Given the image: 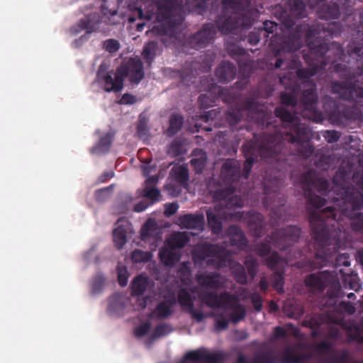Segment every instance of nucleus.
Returning a JSON list of instances; mask_svg holds the SVG:
<instances>
[{
    "label": "nucleus",
    "instance_id": "52",
    "mask_svg": "<svg viewBox=\"0 0 363 363\" xmlns=\"http://www.w3.org/2000/svg\"><path fill=\"white\" fill-rule=\"evenodd\" d=\"M244 264L247 269L248 274L252 279H254L257 274L258 267L257 259L252 255H248L245 257Z\"/></svg>",
    "mask_w": 363,
    "mask_h": 363
},
{
    "label": "nucleus",
    "instance_id": "42",
    "mask_svg": "<svg viewBox=\"0 0 363 363\" xmlns=\"http://www.w3.org/2000/svg\"><path fill=\"white\" fill-rule=\"evenodd\" d=\"M172 176L173 179L181 186L186 187L189 181V170L184 166L174 167L172 169Z\"/></svg>",
    "mask_w": 363,
    "mask_h": 363
},
{
    "label": "nucleus",
    "instance_id": "28",
    "mask_svg": "<svg viewBox=\"0 0 363 363\" xmlns=\"http://www.w3.org/2000/svg\"><path fill=\"white\" fill-rule=\"evenodd\" d=\"M118 226L113 233V242L118 249H122L127 242V233L130 229V223L123 219H119Z\"/></svg>",
    "mask_w": 363,
    "mask_h": 363
},
{
    "label": "nucleus",
    "instance_id": "18",
    "mask_svg": "<svg viewBox=\"0 0 363 363\" xmlns=\"http://www.w3.org/2000/svg\"><path fill=\"white\" fill-rule=\"evenodd\" d=\"M308 6L315 10L321 19H337L340 16L339 4H346L348 0H337V2H326V0H306Z\"/></svg>",
    "mask_w": 363,
    "mask_h": 363
},
{
    "label": "nucleus",
    "instance_id": "1",
    "mask_svg": "<svg viewBox=\"0 0 363 363\" xmlns=\"http://www.w3.org/2000/svg\"><path fill=\"white\" fill-rule=\"evenodd\" d=\"M299 184L306 199V211L314 240V252L306 261L312 269L320 268L333 262V256L344 245L346 232L340 223L341 216L350 219L352 229L356 232L363 230V213L357 212L363 206V194L358 191L351 181L363 190V160H342L333 177L337 196L334 203L338 206H328L324 196H328L329 182L320 177L315 169H309L294 179Z\"/></svg>",
    "mask_w": 363,
    "mask_h": 363
},
{
    "label": "nucleus",
    "instance_id": "59",
    "mask_svg": "<svg viewBox=\"0 0 363 363\" xmlns=\"http://www.w3.org/2000/svg\"><path fill=\"white\" fill-rule=\"evenodd\" d=\"M215 330L216 331L225 330L228 328L229 320H228L223 313H217L214 315Z\"/></svg>",
    "mask_w": 363,
    "mask_h": 363
},
{
    "label": "nucleus",
    "instance_id": "61",
    "mask_svg": "<svg viewBox=\"0 0 363 363\" xmlns=\"http://www.w3.org/2000/svg\"><path fill=\"white\" fill-rule=\"evenodd\" d=\"M118 281L121 286L124 287L128 281L129 274L126 267H118L117 268Z\"/></svg>",
    "mask_w": 363,
    "mask_h": 363
},
{
    "label": "nucleus",
    "instance_id": "19",
    "mask_svg": "<svg viewBox=\"0 0 363 363\" xmlns=\"http://www.w3.org/2000/svg\"><path fill=\"white\" fill-rule=\"evenodd\" d=\"M118 69L123 80L128 77L130 82L133 84H138L145 76L143 64L139 58H130L119 66Z\"/></svg>",
    "mask_w": 363,
    "mask_h": 363
},
{
    "label": "nucleus",
    "instance_id": "56",
    "mask_svg": "<svg viewBox=\"0 0 363 363\" xmlns=\"http://www.w3.org/2000/svg\"><path fill=\"white\" fill-rule=\"evenodd\" d=\"M216 101V97L211 93L201 94L199 97L198 102L203 108H208L213 106Z\"/></svg>",
    "mask_w": 363,
    "mask_h": 363
},
{
    "label": "nucleus",
    "instance_id": "62",
    "mask_svg": "<svg viewBox=\"0 0 363 363\" xmlns=\"http://www.w3.org/2000/svg\"><path fill=\"white\" fill-rule=\"evenodd\" d=\"M264 38L259 28H255L254 30L251 31L247 36V41L251 45H256L259 43L260 40Z\"/></svg>",
    "mask_w": 363,
    "mask_h": 363
},
{
    "label": "nucleus",
    "instance_id": "50",
    "mask_svg": "<svg viewBox=\"0 0 363 363\" xmlns=\"http://www.w3.org/2000/svg\"><path fill=\"white\" fill-rule=\"evenodd\" d=\"M283 258L279 255L277 252H273L265 260L267 267L274 272L281 267L283 264Z\"/></svg>",
    "mask_w": 363,
    "mask_h": 363
},
{
    "label": "nucleus",
    "instance_id": "4",
    "mask_svg": "<svg viewBox=\"0 0 363 363\" xmlns=\"http://www.w3.org/2000/svg\"><path fill=\"white\" fill-rule=\"evenodd\" d=\"M277 117L279 118L284 126L282 128L275 127L273 133H267V140L263 149L267 153L277 154L281 151L284 140L289 141L301 153L310 155L315 147L311 141V130L310 128L294 113L284 107L278 106L274 110Z\"/></svg>",
    "mask_w": 363,
    "mask_h": 363
},
{
    "label": "nucleus",
    "instance_id": "17",
    "mask_svg": "<svg viewBox=\"0 0 363 363\" xmlns=\"http://www.w3.org/2000/svg\"><path fill=\"white\" fill-rule=\"evenodd\" d=\"M96 79L106 92L118 93L123 89L124 81L121 75L118 73V68L116 72L106 71V67L101 64L96 74Z\"/></svg>",
    "mask_w": 363,
    "mask_h": 363
},
{
    "label": "nucleus",
    "instance_id": "2",
    "mask_svg": "<svg viewBox=\"0 0 363 363\" xmlns=\"http://www.w3.org/2000/svg\"><path fill=\"white\" fill-rule=\"evenodd\" d=\"M341 33L340 24L333 22L325 25H299L292 35V42H288L290 51L300 47L304 35L309 52L303 55L307 68H298L296 76L300 79H308L328 65L331 72L338 74L345 81H333L330 91L340 99L355 101L363 99V88L357 84L358 77L363 79V41H352L345 53L342 45L337 42L328 43V38L337 36Z\"/></svg>",
    "mask_w": 363,
    "mask_h": 363
},
{
    "label": "nucleus",
    "instance_id": "55",
    "mask_svg": "<svg viewBox=\"0 0 363 363\" xmlns=\"http://www.w3.org/2000/svg\"><path fill=\"white\" fill-rule=\"evenodd\" d=\"M140 168L144 177L149 176L151 173H154L157 171V164L155 160H140Z\"/></svg>",
    "mask_w": 363,
    "mask_h": 363
},
{
    "label": "nucleus",
    "instance_id": "46",
    "mask_svg": "<svg viewBox=\"0 0 363 363\" xmlns=\"http://www.w3.org/2000/svg\"><path fill=\"white\" fill-rule=\"evenodd\" d=\"M137 135L143 140H147L150 138L148 118L143 114L139 116L137 124Z\"/></svg>",
    "mask_w": 363,
    "mask_h": 363
},
{
    "label": "nucleus",
    "instance_id": "10",
    "mask_svg": "<svg viewBox=\"0 0 363 363\" xmlns=\"http://www.w3.org/2000/svg\"><path fill=\"white\" fill-rule=\"evenodd\" d=\"M305 284L313 291L322 293L328 287L327 294L330 298H342L345 296L342 290L337 270L329 272L320 271L308 275L305 279Z\"/></svg>",
    "mask_w": 363,
    "mask_h": 363
},
{
    "label": "nucleus",
    "instance_id": "14",
    "mask_svg": "<svg viewBox=\"0 0 363 363\" xmlns=\"http://www.w3.org/2000/svg\"><path fill=\"white\" fill-rule=\"evenodd\" d=\"M308 4L303 0H286L284 4V13L289 16L283 21L284 26L289 30L295 26L294 30L290 32L288 42H292V35L296 30V27L299 25H306V23L296 24L294 18H301L306 16V6Z\"/></svg>",
    "mask_w": 363,
    "mask_h": 363
},
{
    "label": "nucleus",
    "instance_id": "49",
    "mask_svg": "<svg viewBox=\"0 0 363 363\" xmlns=\"http://www.w3.org/2000/svg\"><path fill=\"white\" fill-rule=\"evenodd\" d=\"M157 49V43L155 41H150L145 45L142 55L147 62L151 63L154 60Z\"/></svg>",
    "mask_w": 363,
    "mask_h": 363
},
{
    "label": "nucleus",
    "instance_id": "12",
    "mask_svg": "<svg viewBox=\"0 0 363 363\" xmlns=\"http://www.w3.org/2000/svg\"><path fill=\"white\" fill-rule=\"evenodd\" d=\"M302 346L301 344H297L296 347H285L279 359L271 351L261 352L254 356L251 363H276L277 361L280 363H309L313 357L312 353H300L296 349Z\"/></svg>",
    "mask_w": 363,
    "mask_h": 363
},
{
    "label": "nucleus",
    "instance_id": "43",
    "mask_svg": "<svg viewBox=\"0 0 363 363\" xmlns=\"http://www.w3.org/2000/svg\"><path fill=\"white\" fill-rule=\"evenodd\" d=\"M96 14H90L81 18L78 23V26L81 30H85L86 33H91L97 30L99 28V21H95Z\"/></svg>",
    "mask_w": 363,
    "mask_h": 363
},
{
    "label": "nucleus",
    "instance_id": "44",
    "mask_svg": "<svg viewBox=\"0 0 363 363\" xmlns=\"http://www.w3.org/2000/svg\"><path fill=\"white\" fill-rule=\"evenodd\" d=\"M325 322V317L324 315L314 313L306 315L302 322V325L311 329H318Z\"/></svg>",
    "mask_w": 363,
    "mask_h": 363
},
{
    "label": "nucleus",
    "instance_id": "31",
    "mask_svg": "<svg viewBox=\"0 0 363 363\" xmlns=\"http://www.w3.org/2000/svg\"><path fill=\"white\" fill-rule=\"evenodd\" d=\"M248 223L252 234L255 237L259 238L264 234V219L261 213L257 212L250 213Z\"/></svg>",
    "mask_w": 363,
    "mask_h": 363
},
{
    "label": "nucleus",
    "instance_id": "23",
    "mask_svg": "<svg viewBox=\"0 0 363 363\" xmlns=\"http://www.w3.org/2000/svg\"><path fill=\"white\" fill-rule=\"evenodd\" d=\"M236 74V67L228 61H223L215 70V75L218 82L222 84H227L233 81L235 78Z\"/></svg>",
    "mask_w": 363,
    "mask_h": 363
},
{
    "label": "nucleus",
    "instance_id": "29",
    "mask_svg": "<svg viewBox=\"0 0 363 363\" xmlns=\"http://www.w3.org/2000/svg\"><path fill=\"white\" fill-rule=\"evenodd\" d=\"M227 233L232 246L240 250H244L247 247V239L240 227L232 225L228 228Z\"/></svg>",
    "mask_w": 363,
    "mask_h": 363
},
{
    "label": "nucleus",
    "instance_id": "33",
    "mask_svg": "<svg viewBox=\"0 0 363 363\" xmlns=\"http://www.w3.org/2000/svg\"><path fill=\"white\" fill-rule=\"evenodd\" d=\"M266 140H267V135H264V140H263V142H262V144L260 147V150H259V153H260V156H261V159H283V160H285V157H283L281 158V157L283 155H285V147L286 146V145H292L296 150L297 153L302 156L303 158V159H308L312 155L313 153L314 152V151L308 156H306L303 154H301L298 150L293 145L291 144L289 141L288 140H284V146L281 149V151L277 154H270L269 152L267 153V152H265L264 149H263V147L264 145V143H266Z\"/></svg>",
    "mask_w": 363,
    "mask_h": 363
},
{
    "label": "nucleus",
    "instance_id": "13",
    "mask_svg": "<svg viewBox=\"0 0 363 363\" xmlns=\"http://www.w3.org/2000/svg\"><path fill=\"white\" fill-rule=\"evenodd\" d=\"M284 184V179L281 174L274 175L273 177L270 175L268 176V172H266L263 177V191L265 198L263 201L264 204L268 208L272 203L274 206H284L286 201L284 198L279 196V189Z\"/></svg>",
    "mask_w": 363,
    "mask_h": 363
},
{
    "label": "nucleus",
    "instance_id": "22",
    "mask_svg": "<svg viewBox=\"0 0 363 363\" xmlns=\"http://www.w3.org/2000/svg\"><path fill=\"white\" fill-rule=\"evenodd\" d=\"M233 297L229 303H225L223 309L231 311L228 313L229 321L233 324H237L245 319L246 308L245 306L240 303L236 296L233 294Z\"/></svg>",
    "mask_w": 363,
    "mask_h": 363
},
{
    "label": "nucleus",
    "instance_id": "58",
    "mask_svg": "<svg viewBox=\"0 0 363 363\" xmlns=\"http://www.w3.org/2000/svg\"><path fill=\"white\" fill-rule=\"evenodd\" d=\"M284 277L281 273L274 272L272 277V285L273 288L279 294L284 292Z\"/></svg>",
    "mask_w": 363,
    "mask_h": 363
},
{
    "label": "nucleus",
    "instance_id": "34",
    "mask_svg": "<svg viewBox=\"0 0 363 363\" xmlns=\"http://www.w3.org/2000/svg\"><path fill=\"white\" fill-rule=\"evenodd\" d=\"M338 272L340 274L344 288L354 290L355 291L360 289L361 284L357 274L353 272L345 273L342 269H339Z\"/></svg>",
    "mask_w": 363,
    "mask_h": 363
},
{
    "label": "nucleus",
    "instance_id": "35",
    "mask_svg": "<svg viewBox=\"0 0 363 363\" xmlns=\"http://www.w3.org/2000/svg\"><path fill=\"white\" fill-rule=\"evenodd\" d=\"M189 241V238L184 232H177L172 234L165 241V245L172 250L184 247Z\"/></svg>",
    "mask_w": 363,
    "mask_h": 363
},
{
    "label": "nucleus",
    "instance_id": "41",
    "mask_svg": "<svg viewBox=\"0 0 363 363\" xmlns=\"http://www.w3.org/2000/svg\"><path fill=\"white\" fill-rule=\"evenodd\" d=\"M208 225L214 235H219L223 231V223L220 216L211 210L206 211Z\"/></svg>",
    "mask_w": 363,
    "mask_h": 363
},
{
    "label": "nucleus",
    "instance_id": "48",
    "mask_svg": "<svg viewBox=\"0 0 363 363\" xmlns=\"http://www.w3.org/2000/svg\"><path fill=\"white\" fill-rule=\"evenodd\" d=\"M284 311L289 318H298L304 313L303 308L294 303H286L284 306Z\"/></svg>",
    "mask_w": 363,
    "mask_h": 363
},
{
    "label": "nucleus",
    "instance_id": "27",
    "mask_svg": "<svg viewBox=\"0 0 363 363\" xmlns=\"http://www.w3.org/2000/svg\"><path fill=\"white\" fill-rule=\"evenodd\" d=\"M188 140L182 137L175 138L166 147V152L170 157L186 155L189 149Z\"/></svg>",
    "mask_w": 363,
    "mask_h": 363
},
{
    "label": "nucleus",
    "instance_id": "36",
    "mask_svg": "<svg viewBox=\"0 0 363 363\" xmlns=\"http://www.w3.org/2000/svg\"><path fill=\"white\" fill-rule=\"evenodd\" d=\"M175 303L174 299L161 301L155 307L153 313L157 318H167L172 314V308Z\"/></svg>",
    "mask_w": 363,
    "mask_h": 363
},
{
    "label": "nucleus",
    "instance_id": "20",
    "mask_svg": "<svg viewBox=\"0 0 363 363\" xmlns=\"http://www.w3.org/2000/svg\"><path fill=\"white\" fill-rule=\"evenodd\" d=\"M233 294L228 291L218 294L216 291H204L200 295L201 300L211 308H223L225 303H229L233 298Z\"/></svg>",
    "mask_w": 363,
    "mask_h": 363
},
{
    "label": "nucleus",
    "instance_id": "7",
    "mask_svg": "<svg viewBox=\"0 0 363 363\" xmlns=\"http://www.w3.org/2000/svg\"><path fill=\"white\" fill-rule=\"evenodd\" d=\"M233 160H226L220 170V179L225 184L224 186H219L217 189H211V182L208 184L209 192L215 201H223L233 195L235 191L234 183L240 179L247 180L250 176L255 160H245L243 169L241 172L239 167L233 165Z\"/></svg>",
    "mask_w": 363,
    "mask_h": 363
},
{
    "label": "nucleus",
    "instance_id": "60",
    "mask_svg": "<svg viewBox=\"0 0 363 363\" xmlns=\"http://www.w3.org/2000/svg\"><path fill=\"white\" fill-rule=\"evenodd\" d=\"M105 278L102 274H97L92 282L91 284V293L93 294H96L100 293L104 286Z\"/></svg>",
    "mask_w": 363,
    "mask_h": 363
},
{
    "label": "nucleus",
    "instance_id": "5",
    "mask_svg": "<svg viewBox=\"0 0 363 363\" xmlns=\"http://www.w3.org/2000/svg\"><path fill=\"white\" fill-rule=\"evenodd\" d=\"M208 0H154L153 4L155 11H147L145 15L140 8L133 11V16L141 21L135 24L136 30H143L146 23L144 20L150 21L155 16L157 21L169 24L172 27H177L182 24L185 13L192 12L203 14L207 9Z\"/></svg>",
    "mask_w": 363,
    "mask_h": 363
},
{
    "label": "nucleus",
    "instance_id": "38",
    "mask_svg": "<svg viewBox=\"0 0 363 363\" xmlns=\"http://www.w3.org/2000/svg\"><path fill=\"white\" fill-rule=\"evenodd\" d=\"M230 266L231 273L235 279V280L240 284H245L247 282V277L246 274L245 269L244 266H242L240 263L233 261V257L231 258V261L228 264Z\"/></svg>",
    "mask_w": 363,
    "mask_h": 363
},
{
    "label": "nucleus",
    "instance_id": "6",
    "mask_svg": "<svg viewBox=\"0 0 363 363\" xmlns=\"http://www.w3.org/2000/svg\"><path fill=\"white\" fill-rule=\"evenodd\" d=\"M218 96L225 104L231 105L226 113V120L230 124H237L247 115H259L263 117V104L253 97L240 101V94L231 89L219 88Z\"/></svg>",
    "mask_w": 363,
    "mask_h": 363
},
{
    "label": "nucleus",
    "instance_id": "25",
    "mask_svg": "<svg viewBox=\"0 0 363 363\" xmlns=\"http://www.w3.org/2000/svg\"><path fill=\"white\" fill-rule=\"evenodd\" d=\"M196 280L201 287L213 290L223 288L224 284L220 274L217 272L197 274Z\"/></svg>",
    "mask_w": 363,
    "mask_h": 363
},
{
    "label": "nucleus",
    "instance_id": "3",
    "mask_svg": "<svg viewBox=\"0 0 363 363\" xmlns=\"http://www.w3.org/2000/svg\"><path fill=\"white\" fill-rule=\"evenodd\" d=\"M251 0H222L223 10L216 24L206 23L186 40V45L195 50L208 47L216 34V28L223 34L227 35L241 28H250L257 17V10L252 8Z\"/></svg>",
    "mask_w": 363,
    "mask_h": 363
},
{
    "label": "nucleus",
    "instance_id": "39",
    "mask_svg": "<svg viewBox=\"0 0 363 363\" xmlns=\"http://www.w3.org/2000/svg\"><path fill=\"white\" fill-rule=\"evenodd\" d=\"M148 279L143 275L136 276L131 282L133 296L143 295L148 286Z\"/></svg>",
    "mask_w": 363,
    "mask_h": 363
},
{
    "label": "nucleus",
    "instance_id": "30",
    "mask_svg": "<svg viewBox=\"0 0 363 363\" xmlns=\"http://www.w3.org/2000/svg\"><path fill=\"white\" fill-rule=\"evenodd\" d=\"M115 137V131L109 130L102 134L98 143L91 147V152L96 155L104 154L110 150L112 142Z\"/></svg>",
    "mask_w": 363,
    "mask_h": 363
},
{
    "label": "nucleus",
    "instance_id": "8",
    "mask_svg": "<svg viewBox=\"0 0 363 363\" xmlns=\"http://www.w3.org/2000/svg\"><path fill=\"white\" fill-rule=\"evenodd\" d=\"M192 257L196 264H202L209 258L206 262L207 265L219 269L228 266L231 261L232 253L227 249L225 242L203 243L193 250Z\"/></svg>",
    "mask_w": 363,
    "mask_h": 363
},
{
    "label": "nucleus",
    "instance_id": "57",
    "mask_svg": "<svg viewBox=\"0 0 363 363\" xmlns=\"http://www.w3.org/2000/svg\"><path fill=\"white\" fill-rule=\"evenodd\" d=\"M227 52L235 60H237L239 57L245 56L247 53L245 49L235 44L228 45Z\"/></svg>",
    "mask_w": 363,
    "mask_h": 363
},
{
    "label": "nucleus",
    "instance_id": "21",
    "mask_svg": "<svg viewBox=\"0 0 363 363\" xmlns=\"http://www.w3.org/2000/svg\"><path fill=\"white\" fill-rule=\"evenodd\" d=\"M119 0H102V21L108 25H118L121 16L118 13Z\"/></svg>",
    "mask_w": 363,
    "mask_h": 363
},
{
    "label": "nucleus",
    "instance_id": "32",
    "mask_svg": "<svg viewBox=\"0 0 363 363\" xmlns=\"http://www.w3.org/2000/svg\"><path fill=\"white\" fill-rule=\"evenodd\" d=\"M160 261L167 267H173L181 258L179 252L169 247H162L159 251Z\"/></svg>",
    "mask_w": 363,
    "mask_h": 363
},
{
    "label": "nucleus",
    "instance_id": "54",
    "mask_svg": "<svg viewBox=\"0 0 363 363\" xmlns=\"http://www.w3.org/2000/svg\"><path fill=\"white\" fill-rule=\"evenodd\" d=\"M152 257L149 252H144L141 250H135L131 255L132 261L134 263L147 262Z\"/></svg>",
    "mask_w": 363,
    "mask_h": 363
},
{
    "label": "nucleus",
    "instance_id": "40",
    "mask_svg": "<svg viewBox=\"0 0 363 363\" xmlns=\"http://www.w3.org/2000/svg\"><path fill=\"white\" fill-rule=\"evenodd\" d=\"M169 123L167 135L169 137H172L182 129L184 117L179 113H174L169 116Z\"/></svg>",
    "mask_w": 363,
    "mask_h": 363
},
{
    "label": "nucleus",
    "instance_id": "53",
    "mask_svg": "<svg viewBox=\"0 0 363 363\" xmlns=\"http://www.w3.org/2000/svg\"><path fill=\"white\" fill-rule=\"evenodd\" d=\"M277 28L278 24L271 21H265L263 23L262 26L259 28L264 38H265V42L267 41L269 34H273L274 32L277 30Z\"/></svg>",
    "mask_w": 363,
    "mask_h": 363
},
{
    "label": "nucleus",
    "instance_id": "9",
    "mask_svg": "<svg viewBox=\"0 0 363 363\" xmlns=\"http://www.w3.org/2000/svg\"><path fill=\"white\" fill-rule=\"evenodd\" d=\"M301 235V229L295 225H289L285 228L278 229L267 237V242H260L254 245V252L259 257L269 255L272 243L274 247L280 250H286L290 246L298 241Z\"/></svg>",
    "mask_w": 363,
    "mask_h": 363
},
{
    "label": "nucleus",
    "instance_id": "24",
    "mask_svg": "<svg viewBox=\"0 0 363 363\" xmlns=\"http://www.w3.org/2000/svg\"><path fill=\"white\" fill-rule=\"evenodd\" d=\"M181 226L186 229L203 231L205 218L203 214L186 213L179 218Z\"/></svg>",
    "mask_w": 363,
    "mask_h": 363
},
{
    "label": "nucleus",
    "instance_id": "63",
    "mask_svg": "<svg viewBox=\"0 0 363 363\" xmlns=\"http://www.w3.org/2000/svg\"><path fill=\"white\" fill-rule=\"evenodd\" d=\"M253 307L257 312H260L263 307V298L257 293L254 292L250 296Z\"/></svg>",
    "mask_w": 363,
    "mask_h": 363
},
{
    "label": "nucleus",
    "instance_id": "51",
    "mask_svg": "<svg viewBox=\"0 0 363 363\" xmlns=\"http://www.w3.org/2000/svg\"><path fill=\"white\" fill-rule=\"evenodd\" d=\"M172 332V325L170 324L163 323L157 325L155 328V329L152 332V337L153 339L160 338L162 337H164V336L169 334Z\"/></svg>",
    "mask_w": 363,
    "mask_h": 363
},
{
    "label": "nucleus",
    "instance_id": "11",
    "mask_svg": "<svg viewBox=\"0 0 363 363\" xmlns=\"http://www.w3.org/2000/svg\"><path fill=\"white\" fill-rule=\"evenodd\" d=\"M323 107L330 118L337 124L362 118V111L357 106H346L339 104L328 96L323 98Z\"/></svg>",
    "mask_w": 363,
    "mask_h": 363
},
{
    "label": "nucleus",
    "instance_id": "47",
    "mask_svg": "<svg viewBox=\"0 0 363 363\" xmlns=\"http://www.w3.org/2000/svg\"><path fill=\"white\" fill-rule=\"evenodd\" d=\"M177 298L180 306L186 308L187 310L190 308H193V306L194 305V300L191 298L189 291L185 288L179 289L177 294Z\"/></svg>",
    "mask_w": 363,
    "mask_h": 363
},
{
    "label": "nucleus",
    "instance_id": "26",
    "mask_svg": "<svg viewBox=\"0 0 363 363\" xmlns=\"http://www.w3.org/2000/svg\"><path fill=\"white\" fill-rule=\"evenodd\" d=\"M159 181L157 175L149 177L145 182L142 190V196L155 203L160 201L161 196L160 191L155 187Z\"/></svg>",
    "mask_w": 363,
    "mask_h": 363
},
{
    "label": "nucleus",
    "instance_id": "64",
    "mask_svg": "<svg viewBox=\"0 0 363 363\" xmlns=\"http://www.w3.org/2000/svg\"><path fill=\"white\" fill-rule=\"evenodd\" d=\"M350 357L347 350H342L337 357H330L327 359V363H347Z\"/></svg>",
    "mask_w": 363,
    "mask_h": 363
},
{
    "label": "nucleus",
    "instance_id": "37",
    "mask_svg": "<svg viewBox=\"0 0 363 363\" xmlns=\"http://www.w3.org/2000/svg\"><path fill=\"white\" fill-rule=\"evenodd\" d=\"M158 228L156 222L153 219H148L143 225L140 231V238L143 241H147L149 238L157 239L158 235Z\"/></svg>",
    "mask_w": 363,
    "mask_h": 363
},
{
    "label": "nucleus",
    "instance_id": "15",
    "mask_svg": "<svg viewBox=\"0 0 363 363\" xmlns=\"http://www.w3.org/2000/svg\"><path fill=\"white\" fill-rule=\"evenodd\" d=\"M318 101V96L315 84L313 83L311 87L302 92L300 102L304 108V111L308 112V113H304V116L316 123L321 122L323 120L322 112L317 108Z\"/></svg>",
    "mask_w": 363,
    "mask_h": 363
},
{
    "label": "nucleus",
    "instance_id": "45",
    "mask_svg": "<svg viewBox=\"0 0 363 363\" xmlns=\"http://www.w3.org/2000/svg\"><path fill=\"white\" fill-rule=\"evenodd\" d=\"M298 86H295L291 91L282 92L280 95L281 103L286 106L295 107L298 102Z\"/></svg>",
    "mask_w": 363,
    "mask_h": 363
},
{
    "label": "nucleus",
    "instance_id": "16",
    "mask_svg": "<svg viewBox=\"0 0 363 363\" xmlns=\"http://www.w3.org/2000/svg\"><path fill=\"white\" fill-rule=\"evenodd\" d=\"M226 358L225 352H209L205 347L189 351L179 363H223Z\"/></svg>",
    "mask_w": 363,
    "mask_h": 363
}]
</instances>
